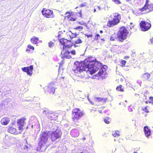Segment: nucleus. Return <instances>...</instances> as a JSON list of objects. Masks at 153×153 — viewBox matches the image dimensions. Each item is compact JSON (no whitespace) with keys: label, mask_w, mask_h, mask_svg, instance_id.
I'll return each instance as SVG.
<instances>
[{"label":"nucleus","mask_w":153,"mask_h":153,"mask_svg":"<svg viewBox=\"0 0 153 153\" xmlns=\"http://www.w3.org/2000/svg\"><path fill=\"white\" fill-rule=\"evenodd\" d=\"M75 65L76 69L74 70V73L81 78L85 76L84 71H88L92 74L102 66V63L96 60L93 57H88L81 62L76 61Z\"/></svg>","instance_id":"1"},{"label":"nucleus","mask_w":153,"mask_h":153,"mask_svg":"<svg viewBox=\"0 0 153 153\" xmlns=\"http://www.w3.org/2000/svg\"><path fill=\"white\" fill-rule=\"evenodd\" d=\"M85 114L83 111L79 108L73 109L72 111V119L74 123L76 126H78V120Z\"/></svg>","instance_id":"2"},{"label":"nucleus","mask_w":153,"mask_h":153,"mask_svg":"<svg viewBox=\"0 0 153 153\" xmlns=\"http://www.w3.org/2000/svg\"><path fill=\"white\" fill-rule=\"evenodd\" d=\"M121 19L120 14L116 13H114L113 15H110L109 17L107 26L108 27H113L120 22Z\"/></svg>","instance_id":"3"},{"label":"nucleus","mask_w":153,"mask_h":153,"mask_svg":"<svg viewBox=\"0 0 153 153\" xmlns=\"http://www.w3.org/2000/svg\"><path fill=\"white\" fill-rule=\"evenodd\" d=\"M50 131H49L42 132L38 139V145L41 147H44L48 140V136Z\"/></svg>","instance_id":"4"},{"label":"nucleus","mask_w":153,"mask_h":153,"mask_svg":"<svg viewBox=\"0 0 153 153\" xmlns=\"http://www.w3.org/2000/svg\"><path fill=\"white\" fill-rule=\"evenodd\" d=\"M129 32L124 26L121 27L117 33V38L119 41L122 42L128 36Z\"/></svg>","instance_id":"5"},{"label":"nucleus","mask_w":153,"mask_h":153,"mask_svg":"<svg viewBox=\"0 0 153 153\" xmlns=\"http://www.w3.org/2000/svg\"><path fill=\"white\" fill-rule=\"evenodd\" d=\"M49 136L51 141L54 142L56 140L59 139L62 135V132L59 129H56L55 131H52L50 133Z\"/></svg>","instance_id":"6"},{"label":"nucleus","mask_w":153,"mask_h":153,"mask_svg":"<svg viewBox=\"0 0 153 153\" xmlns=\"http://www.w3.org/2000/svg\"><path fill=\"white\" fill-rule=\"evenodd\" d=\"M140 28L143 31H146L149 30L151 27V22L144 20L141 21L139 23Z\"/></svg>","instance_id":"7"},{"label":"nucleus","mask_w":153,"mask_h":153,"mask_svg":"<svg viewBox=\"0 0 153 153\" xmlns=\"http://www.w3.org/2000/svg\"><path fill=\"white\" fill-rule=\"evenodd\" d=\"M16 124L14 123L11 124L9 126L7 129V131L12 134L17 135L21 134L22 131L19 130L18 129V130L16 129Z\"/></svg>","instance_id":"8"},{"label":"nucleus","mask_w":153,"mask_h":153,"mask_svg":"<svg viewBox=\"0 0 153 153\" xmlns=\"http://www.w3.org/2000/svg\"><path fill=\"white\" fill-rule=\"evenodd\" d=\"M149 1L146 0L145 4L142 8L139 9V10L141 11H144L146 10H148L149 12L153 11V4L149 3Z\"/></svg>","instance_id":"9"},{"label":"nucleus","mask_w":153,"mask_h":153,"mask_svg":"<svg viewBox=\"0 0 153 153\" xmlns=\"http://www.w3.org/2000/svg\"><path fill=\"white\" fill-rule=\"evenodd\" d=\"M41 12L42 15L45 17L51 18L53 17V11L50 9L43 8Z\"/></svg>","instance_id":"10"},{"label":"nucleus","mask_w":153,"mask_h":153,"mask_svg":"<svg viewBox=\"0 0 153 153\" xmlns=\"http://www.w3.org/2000/svg\"><path fill=\"white\" fill-rule=\"evenodd\" d=\"M59 42L63 45L64 48H69L72 46L71 41L64 38L59 39Z\"/></svg>","instance_id":"11"},{"label":"nucleus","mask_w":153,"mask_h":153,"mask_svg":"<svg viewBox=\"0 0 153 153\" xmlns=\"http://www.w3.org/2000/svg\"><path fill=\"white\" fill-rule=\"evenodd\" d=\"M26 120V118L25 117H23L17 120V123L18 129L22 131L24 125L25 123V121Z\"/></svg>","instance_id":"12"},{"label":"nucleus","mask_w":153,"mask_h":153,"mask_svg":"<svg viewBox=\"0 0 153 153\" xmlns=\"http://www.w3.org/2000/svg\"><path fill=\"white\" fill-rule=\"evenodd\" d=\"M22 69L23 71L26 72L28 75L30 76L32 74L33 68V65H31L29 67L22 68Z\"/></svg>","instance_id":"13"},{"label":"nucleus","mask_w":153,"mask_h":153,"mask_svg":"<svg viewBox=\"0 0 153 153\" xmlns=\"http://www.w3.org/2000/svg\"><path fill=\"white\" fill-rule=\"evenodd\" d=\"M66 17L69 21L74 22L76 21L77 18L74 16V14L73 12H67L66 13Z\"/></svg>","instance_id":"14"},{"label":"nucleus","mask_w":153,"mask_h":153,"mask_svg":"<svg viewBox=\"0 0 153 153\" xmlns=\"http://www.w3.org/2000/svg\"><path fill=\"white\" fill-rule=\"evenodd\" d=\"M89 101L91 103L92 105L96 104L97 102H102L103 103H105L106 102L107 98H102L101 97H97L94 98V101H91L89 99H88Z\"/></svg>","instance_id":"15"},{"label":"nucleus","mask_w":153,"mask_h":153,"mask_svg":"<svg viewBox=\"0 0 153 153\" xmlns=\"http://www.w3.org/2000/svg\"><path fill=\"white\" fill-rule=\"evenodd\" d=\"M107 67L106 65H104L100 69V70L98 73L96 74L95 76L99 77L102 76L104 74H105L106 73V70Z\"/></svg>","instance_id":"16"},{"label":"nucleus","mask_w":153,"mask_h":153,"mask_svg":"<svg viewBox=\"0 0 153 153\" xmlns=\"http://www.w3.org/2000/svg\"><path fill=\"white\" fill-rule=\"evenodd\" d=\"M47 90L48 91L50 94H54L55 91V88L54 85L53 84H49Z\"/></svg>","instance_id":"17"},{"label":"nucleus","mask_w":153,"mask_h":153,"mask_svg":"<svg viewBox=\"0 0 153 153\" xmlns=\"http://www.w3.org/2000/svg\"><path fill=\"white\" fill-rule=\"evenodd\" d=\"M143 131L145 136L147 138H149L151 135V131L147 126L144 127Z\"/></svg>","instance_id":"18"},{"label":"nucleus","mask_w":153,"mask_h":153,"mask_svg":"<svg viewBox=\"0 0 153 153\" xmlns=\"http://www.w3.org/2000/svg\"><path fill=\"white\" fill-rule=\"evenodd\" d=\"M63 55V56H62L63 58L65 59L66 58L67 59H70L71 58V51H69L66 49H65V52Z\"/></svg>","instance_id":"19"},{"label":"nucleus","mask_w":153,"mask_h":153,"mask_svg":"<svg viewBox=\"0 0 153 153\" xmlns=\"http://www.w3.org/2000/svg\"><path fill=\"white\" fill-rule=\"evenodd\" d=\"M10 122V119L7 117H3L1 120V124L4 126L7 125Z\"/></svg>","instance_id":"20"},{"label":"nucleus","mask_w":153,"mask_h":153,"mask_svg":"<svg viewBox=\"0 0 153 153\" xmlns=\"http://www.w3.org/2000/svg\"><path fill=\"white\" fill-rule=\"evenodd\" d=\"M79 128L73 129L71 131V135L74 137H78L79 134Z\"/></svg>","instance_id":"21"},{"label":"nucleus","mask_w":153,"mask_h":153,"mask_svg":"<svg viewBox=\"0 0 153 153\" xmlns=\"http://www.w3.org/2000/svg\"><path fill=\"white\" fill-rule=\"evenodd\" d=\"M150 76V74L148 72H146L142 75L141 78L143 81H146L149 80Z\"/></svg>","instance_id":"22"},{"label":"nucleus","mask_w":153,"mask_h":153,"mask_svg":"<svg viewBox=\"0 0 153 153\" xmlns=\"http://www.w3.org/2000/svg\"><path fill=\"white\" fill-rule=\"evenodd\" d=\"M67 36H69L70 39L75 38L78 35L76 33H73L71 31H69L67 33Z\"/></svg>","instance_id":"23"},{"label":"nucleus","mask_w":153,"mask_h":153,"mask_svg":"<svg viewBox=\"0 0 153 153\" xmlns=\"http://www.w3.org/2000/svg\"><path fill=\"white\" fill-rule=\"evenodd\" d=\"M39 40V37L33 36L31 38L30 41L31 43L33 44H36L38 43V41Z\"/></svg>","instance_id":"24"},{"label":"nucleus","mask_w":153,"mask_h":153,"mask_svg":"<svg viewBox=\"0 0 153 153\" xmlns=\"http://www.w3.org/2000/svg\"><path fill=\"white\" fill-rule=\"evenodd\" d=\"M116 90L118 91L123 92L124 91V87L122 85H119L116 88Z\"/></svg>","instance_id":"25"},{"label":"nucleus","mask_w":153,"mask_h":153,"mask_svg":"<svg viewBox=\"0 0 153 153\" xmlns=\"http://www.w3.org/2000/svg\"><path fill=\"white\" fill-rule=\"evenodd\" d=\"M119 46L117 45H115L111 48L112 51L114 52H117L119 50Z\"/></svg>","instance_id":"26"},{"label":"nucleus","mask_w":153,"mask_h":153,"mask_svg":"<svg viewBox=\"0 0 153 153\" xmlns=\"http://www.w3.org/2000/svg\"><path fill=\"white\" fill-rule=\"evenodd\" d=\"M104 121L105 123L108 124L111 122V119L110 117H107L104 119Z\"/></svg>","instance_id":"27"},{"label":"nucleus","mask_w":153,"mask_h":153,"mask_svg":"<svg viewBox=\"0 0 153 153\" xmlns=\"http://www.w3.org/2000/svg\"><path fill=\"white\" fill-rule=\"evenodd\" d=\"M112 135L114 137H118L120 136V132L118 131H116L112 133Z\"/></svg>","instance_id":"28"},{"label":"nucleus","mask_w":153,"mask_h":153,"mask_svg":"<svg viewBox=\"0 0 153 153\" xmlns=\"http://www.w3.org/2000/svg\"><path fill=\"white\" fill-rule=\"evenodd\" d=\"M149 107L148 106H146L144 108H142V110L146 113H149Z\"/></svg>","instance_id":"29"},{"label":"nucleus","mask_w":153,"mask_h":153,"mask_svg":"<svg viewBox=\"0 0 153 153\" xmlns=\"http://www.w3.org/2000/svg\"><path fill=\"white\" fill-rule=\"evenodd\" d=\"M149 99L150 100V101L147 100L145 101V103L146 104H148V103H153V97H149Z\"/></svg>","instance_id":"30"},{"label":"nucleus","mask_w":153,"mask_h":153,"mask_svg":"<svg viewBox=\"0 0 153 153\" xmlns=\"http://www.w3.org/2000/svg\"><path fill=\"white\" fill-rule=\"evenodd\" d=\"M87 3L84 2L83 3L81 4L78 7H76V9L78 8L79 7H85L86 6Z\"/></svg>","instance_id":"31"},{"label":"nucleus","mask_w":153,"mask_h":153,"mask_svg":"<svg viewBox=\"0 0 153 153\" xmlns=\"http://www.w3.org/2000/svg\"><path fill=\"white\" fill-rule=\"evenodd\" d=\"M82 41L81 39H79L76 41H74V42L76 44H81L82 42Z\"/></svg>","instance_id":"32"},{"label":"nucleus","mask_w":153,"mask_h":153,"mask_svg":"<svg viewBox=\"0 0 153 153\" xmlns=\"http://www.w3.org/2000/svg\"><path fill=\"white\" fill-rule=\"evenodd\" d=\"M83 29V27L81 26H79L74 28V29L76 30H78L79 31L82 30Z\"/></svg>","instance_id":"33"},{"label":"nucleus","mask_w":153,"mask_h":153,"mask_svg":"<svg viewBox=\"0 0 153 153\" xmlns=\"http://www.w3.org/2000/svg\"><path fill=\"white\" fill-rule=\"evenodd\" d=\"M126 62L124 60H122L121 61V66L122 67H124L125 66Z\"/></svg>","instance_id":"34"},{"label":"nucleus","mask_w":153,"mask_h":153,"mask_svg":"<svg viewBox=\"0 0 153 153\" xmlns=\"http://www.w3.org/2000/svg\"><path fill=\"white\" fill-rule=\"evenodd\" d=\"M115 4H121V2L120 0H112Z\"/></svg>","instance_id":"35"},{"label":"nucleus","mask_w":153,"mask_h":153,"mask_svg":"<svg viewBox=\"0 0 153 153\" xmlns=\"http://www.w3.org/2000/svg\"><path fill=\"white\" fill-rule=\"evenodd\" d=\"M76 14H79V16L81 18H82L83 17H82V10H80L79 11V12H76Z\"/></svg>","instance_id":"36"},{"label":"nucleus","mask_w":153,"mask_h":153,"mask_svg":"<svg viewBox=\"0 0 153 153\" xmlns=\"http://www.w3.org/2000/svg\"><path fill=\"white\" fill-rule=\"evenodd\" d=\"M48 45L49 47L51 48L54 46V43L52 41H50L48 43Z\"/></svg>","instance_id":"37"},{"label":"nucleus","mask_w":153,"mask_h":153,"mask_svg":"<svg viewBox=\"0 0 153 153\" xmlns=\"http://www.w3.org/2000/svg\"><path fill=\"white\" fill-rule=\"evenodd\" d=\"M100 37V35L98 34H97L95 36V38L94 40H98Z\"/></svg>","instance_id":"38"},{"label":"nucleus","mask_w":153,"mask_h":153,"mask_svg":"<svg viewBox=\"0 0 153 153\" xmlns=\"http://www.w3.org/2000/svg\"><path fill=\"white\" fill-rule=\"evenodd\" d=\"M63 33L62 31H59L58 32V34L57 36L58 39H59L60 38V36H62Z\"/></svg>","instance_id":"39"},{"label":"nucleus","mask_w":153,"mask_h":153,"mask_svg":"<svg viewBox=\"0 0 153 153\" xmlns=\"http://www.w3.org/2000/svg\"><path fill=\"white\" fill-rule=\"evenodd\" d=\"M27 48L30 49H31L33 50H34V47L33 46H32L30 45H28L27 46Z\"/></svg>","instance_id":"40"},{"label":"nucleus","mask_w":153,"mask_h":153,"mask_svg":"<svg viewBox=\"0 0 153 153\" xmlns=\"http://www.w3.org/2000/svg\"><path fill=\"white\" fill-rule=\"evenodd\" d=\"M116 39V37L113 36H111L110 38V40L111 41H114Z\"/></svg>","instance_id":"41"},{"label":"nucleus","mask_w":153,"mask_h":153,"mask_svg":"<svg viewBox=\"0 0 153 153\" xmlns=\"http://www.w3.org/2000/svg\"><path fill=\"white\" fill-rule=\"evenodd\" d=\"M71 55H74L76 53L75 51L74 50H73L71 51Z\"/></svg>","instance_id":"42"},{"label":"nucleus","mask_w":153,"mask_h":153,"mask_svg":"<svg viewBox=\"0 0 153 153\" xmlns=\"http://www.w3.org/2000/svg\"><path fill=\"white\" fill-rule=\"evenodd\" d=\"M85 36L87 37L88 38H89V37H92L93 35L92 34H86Z\"/></svg>","instance_id":"43"},{"label":"nucleus","mask_w":153,"mask_h":153,"mask_svg":"<svg viewBox=\"0 0 153 153\" xmlns=\"http://www.w3.org/2000/svg\"><path fill=\"white\" fill-rule=\"evenodd\" d=\"M24 149L26 150H27L28 149V147L27 146L25 145L24 147Z\"/></svg>","instance_id":"44"},{"label":"nucleus","mask_w":153,"mask_h":153,"mask_svg":"<svg viewBox=\"0 0 153 153\" xmlns=\"http://www.w3.org/2000/svg\"><path fill=\"white\" fill-rule=\"evenodd\" d=\"M129 58V56H126L124 57V59H128Z\"/></svg>","instance_id":"45"},{"label":"nucleus","mask_w":153,"mask_h":153,"mask_svg":"<svg viewBox=\"0 0 153 153\" xmlns=\"http://www.w3.org/2000/svg\"><path fill=\"white\" fill-rule=\"evenodd\" d=\"M80 153H85V152L84 151H83V152H80ZM86 153H89L87 151Z\"/></svg>","instance_id":"46"},{"label":"nucleus","mask_w":153,"mask_h":153,"mask_svg":"<svg viewBox=\"0 0 153 153\" xmlns=\"http://www.w3.org/2000/svg\"><path fill=\"white\" fill-rule=\"evenodd\" d=\"M26 52L30 51V50L28 49H26Z\"/></svg>","instance_id":"47"},{"label":"nucleus","mask_w":153,"mask_h":153,"mask_svg":"<svg viewBox=\"0 0 153 153\" xmlns=\"http://www.w3.org/2000/svg\"><path fill=\"white\" fill-rule=\"evenodd\" d=\"M100 33H103V31H102V30H100Z\"/></svg>","instance_id":"48"},{"label":"nucleus","mask_w":153,"mask_h":153,"mask_svg":"<svg viewBox=\"0 0 153 153\" xmlns=\"http://www.w3.org/2000/svg\"><path fill=\"white\" fill-rule=\"evenodd\" d=\"M64 77H60V79H64Z\"/></svg>","instance_id":"49"},{"label":"nucleus","mask_w":153,"mask_h":153,"mask_svg":"<svg viewBox=\"0 0 153 153\" xmlns=\"http://www.w3.org/2000/svg\"><path fill=\"white\" fill-rule=\"evenodd\" d=\"M94 12H95L96 11V9H94Z\"/></svg>","instance_id":"50"},{"label":"nucleus","mask_w":153,"mask_h":153,"mask_svg":"<svg viewBox=\"0 0 153 153\" xmlns=\"http://www.w3.org/2000/svg\"><path fill=\"white\" fill-rule=\"evenodd\" d=\"M134 153H137V152H134Z\"/></svg>","instance_id":"51"},{"label":"nucleus","mask_w":153,"mask_h":153,"mask_svg":"<svg viewBox=\"0 0 153 153\" xmlns=\"http://www.w3.org/2000/svg\"><path fill=\"white\" fill-rule=\"evenodd\" d=\"M101 40H104L103 39H101Z\"/></svg>","instance_id":"52"},{"label":"nucleus","mask_w":153,"mask_h":153,"mask_svg":"<svg viewBox=\"0 0 153 153\" xmlns=\"http://www.w3.org/2000/svg\"><path fill=\"white\" fill-rule=\"evenodd\" d=\"M1 34H0V37H1Z\"/></svg>","instance_id":"53"},{"label":"nucleus","mask_w":153,"mask_h":153,"mask_svg":"<svg viewBox=\"0 0 153 153\" xmlns=\"http://www.w3.org/2000/svg\"><path fill=\"white\" fill-rule=\"evenodd\" d=\"M44 112H46V111H44Z\"/></svg>","instance_id":"54"},{"label":"nucleus","mask_w":153,"mask_h":153,"mask_svg":"<svg viewBox=\"0 0 153 153\" xmlns=\"http://www.w3.org/2000/svg\"><path fill=\"white\" fill-rule=\"evenodd\" d=\"M79 24H80V22H79Z\"/></svg>","instance_id":"55"}]
</instances>
